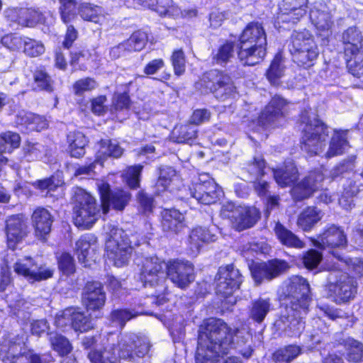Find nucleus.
I'll list each match as a JSON object with an SVG mask.
<instances>
[{"instance_id":"1","label":"nucleus","mask_w":363,"mask_h":363,"mask_svg":"<svg viewBox=\"0 0 363 363\" xmlns=\"http://www.w3.org/2000/svg\"><path fill=\"white\" fill-rule=\"evenodd\" d=\"M240 333L238 327L232 328L222 318H204L198 330L196 363H216L237 345L245 344L247 340Z\"/></svg>"},{"instance_id":"2","label":"nucleus","mask_w":363,"mask_h":363,"mask_svg":"<svg viewBox=\"0 0 363 363\" xmlns=\"http://www.w3.org/2000/svg\"><path fill=\"white\" fill-rule=\"evenodd\" d=\"M282 309L274 325L290 337H299L306 326V315L311 302V287L301 276H293L279 294Z\"/></svg>"},{"instance_id":"3","label":"nucleus","mask_w":363,"mask_h":363,"mask_svg":"<svg viewBox=\"0 0 363 363\" xmlns=\"http://www.w3.org/2000/svg\"><path fill=\"white\" fill-rule=\"evenodd\" d=\"M235 48L238 60L242 67H254L264 61L267 54V34L262 24L250 21L239 34L236 43L225 40L213 55L214 63L223 66L233 57Z\"/></svg>"},{"instance_id":"4","label":"nucleus","mask_w":363,"mask_h":363,"mask_svg":"<svg viewBox=\"0 0 363 363\" xmlns=\"http://www.w3.org/2000/svg\"><path fill=\"white\" fill-rule=\"evenodd\" d=\"M150 345L143 338L131 336L119 340L108 348L89 351L87 358L91 363H121V360L135 362L143 358L149 352Z\"/></svg>"},{"instance_id":"5","label":"nucleus","mask_w":363,"mask_h":363,"mask_svg":"<svg viewBox=\"0 0 363 363\" xmlns=\"http://www.w3.org/2000/svg\"><path fill=\"white\" fill-rule=\"evenodd\" d=\"M196 87L202 94H211L220 101L230 99L237 93V87L231 75L220 69H211L203 72L196 82Z\"/></svg>"},{"instance_id":"6","label":"nucleus","mask_w":363,"mask_h":363,"mask_svg":"<svg viewBox=\"0 0 363 363\" xmlns=\"http://www.w3.org/2000/svg\"><path fill=\"white\" fill-rule=\"evenodd\" d=\"M215 294L223 310L231 311L236 303L234 293L238 290L244 277L234 264L230 263L219 267L216 275Z\"/></svg>"},{"instance_id":"7","label":"nucleus","mask_w":363,"mask_h":363,"mask_svg":"<svg viewBox=\"0 0 363 363\" xmlns=\"http://www.w3.org/2000/svg\"><path fill=\"white\" fill-rule=\"evenodd\" d=\"M292 62L301 69L313 67L319 56V50L313 35L306 28L294 30L288 45Z\"/></svg>"},{"instance_id":"8","label":"nucleus","mask_w":363,"mask_h":363,"mask_svg":"<svg viewBox=\"0 0 363 363\" xmlns=\"http://www.w3.org/2000/svg\"><path fill=\"white\" fill-rule=\"evenodd\" d=\"M300 123L303 125L301 132L300 149L308 157L318 155L323 150L329 136L328 125L319 118L311 119L307 115L301 117Z\"/></svg>"},{"instance_id":"9","label":"nucleus","mask_w":363,"mask_h":363,"mask_svg":"<svg viewBox=\"0 0 363 363\" xmlns=\"http://www.w3.org/2000/svg\"><path fill=\"white\" fill-rule=\"evenodd\" d=\"M343 57L348 72L359 78L363 75V35L355 26L345 29L341 35Z\"/></svg>"},{"instance_id":"10","label":"nucleus","mask_w":363,"mask_h":363,"mask_svg":"<svg viewBox=\"0 0 363 363\" xmlns=\"http://www.w3.org/2000/svg\"><path fill=\"white\" fill-rule=\"evenodd\" d=\"M72 221L77 227L89 229L96 222L99 212L96 198L89 192L78 188L73 196Z\"/></svg>"},{"instance_id":"11","label":"nucleus","mask_w":363,"mask_h":363,"mask_svg":"<svg viewBox=\"0 0 363 363\" xmlns=\"http://www.w3.org/2000/svg\"><path fill=\"white\" fill-rule=\"evenodd\" d=\"M312 245L321 250H328L329 253L339 261H343L342 255L336 250H345L348 246V240L343 228L334 223L327 224L316 235L311 238Z\"/></svg>"},{"instance_id":"12","label":"nucleus","mask_w":363,"mask_h":363,"mask_svg":"<svg viewBox=\"0 0 363 363\" xmlns=\"http://www.w3.org/2000/svg\"><path fill=\"white\" fill-rule=\"evenodd\" d=\"M290 102L280 94L273 95L259 112L257 123L264 129H275L282 126L289 115Z\"/></svg>"},{"instance_id":"13","label":"nucleus","mask_w":363,"mask_h":363,"mask_svg":"<svg viewBox=\"0 0 363 363\" xmlns=\"http://www.w3.org/2000/svg\"><path fill=\"white\" fill-rule=\"evenodd\" d=\"M4 233L7 250L15 252L30 234L28 218L23 213L6 216Z\"/></svg>"},{"instance_id":"14","label":"nucleus","mask_w":363,"mask_h":363,"mask_svg":"<svg viewBox=\"0 0 363 363\" xmlns=\"http://www.w3.org/2000/svg\"><path fill=\"white\" fill-rule=\"evenodd\" d=\"M96 190L100 199V207L104 214L108 213L111 208L116 211H123L132 199L130 192L122 188L112 190L106 181L98 184Z\"/></svg>"},{"instance_id":"15","label":"nucleus","mask_w":363,"mask_h":363,"mask_svg":"<svg viewBox=\"0 0 363 363\" xmlns=\"http://www.w3.org/2000/svg\"><path fill=\"white\" fill-rule=\"evenodd\" d=\"M224 212L238 232H241L254 227L261 218V212L254 206H236L228 203L224 206Z\"/></svg>"},{"instance_id":"16","label":"nucleus","mask_w":363,"mask_h":363,"mask_svg":"<svg viewBox=\"0 0 363 363\" xmlns=\"http://www.w3.org/2000/svg\"><path fill=\"white\" fill-rule=\"evenodd\" d=\"M191 197L203 205L216 203L222 192L218 184L207 174H200L196 181L192 182L188 186Z\"/></svg>"},{"instance_id":"17","label":"nucleus","mask_w":363,"mask_h":363,"mask_svg":"<svg viewBox=\"0 0 363 363\" xmlns=\"http://www.w3.org/2000/svg\"><path fill=\"white\" fill-rule=\"evenodd\" d=\"M6 20L21 28H33L39 25H45L47 17L38 6L13 7L6 11Z\"/></svg>"},{"instance_id":"18","label":"nucleus","mask_w":363,"mask_h":363,"mask_svg":"<svg viewBox=\"0 0 363 363\" xmlns=\"http://www.w3.org/2000/svg\"><path fill=\"white\" fill-rule=\"evenodd\" d=\"M324 179L325 176L321 170L317 168L309 170L291 186L290 194L293 201L301 202L311 198L319 190L320 184Z\"/></svg>"},{"instance_id":"19","label":"nucleus","mask_w":363,"mask_h":363,"mask_svg":"<svg viewBox=\"0 0 363 363\" xmlns=\"http://www.w3.org/2000/svg\"><path fill=\"white\" fill-rule=\"evenodd\" d=\"M324 179L325 176L321 170L317 168L309 170L291 186L290 194L293 201L301 202L311 198L319 190L320 184Z\"/></svg>"},{"instance_id":"20","label":"nucleus","mask_w":363,"mask_h":363,"mask_svg":"<svg viewBox=\"0 0 363 363\" xmlns=\"http://www.w3.org/2000/svg\"><path fill=\"white\" fill-rule=\"evenodd\" d=\"M16 275L23 277L30 283L40 282L51 279L54 269L47 267L45 264L38 265V262L30 256L18 259L13 265Z\"/></svg>"},{"instance_id":"21","label":"nucleus","mask_w":363,"mask_h":363,"mask_svg":"<svg viewBox=\"0 0 363 363\" xmlns=\"http://www.w3.org/2000/svg\"><path fill=\"white\" fill-rule=\"evenodd\" d=\"M166 276L181 289L194 281V266L188 260L171 259L165 264Z\"/></svg>"},{"instance_id":"22","label":"nucleus","mask_w":363,"mask_h":363,"mask_svg":"<svg viewBox=\"0 0 363 363\" xmlns=\"http://www.w3.org/2000/svg\"><path fill=\"white\" fill-rule=\"evenodd\" d=\"M105 248L108 257L121 265L128 262L133 250L131 242L123 231L110 235L106 242Z\"/></svg>"},{"instance_id":"23","label":"nucleus","mask_w":363,"mask_h":363,"mask_svg":"<svg viewBox=\"0 0 363 363\" xmlns=\"http://www.w3.org/2000/svg\"><path fill=\"white\" fill-rule=\"evenodd\" d=\"M81 300L83 307L87 312H100L106 302L104 284L99 281H87L84 284Z\"/></svg>"},{"instance_id":"24","label":"nucleus","mask_w":363,"mask_h":363,"mask_svg":"<svg viewBox=\"0 0 363 363\" xmlns=\"http://www.w3.org/2000/svg\"><path fill=\"white\" fill-rule=\"evenodd\" d=\"M357 289L356 277L350 275L327 284L328 294L337 304L347 303L354 299Z\"/></svg>"},{"instance_id":"25","label":"nucleus","mask_w":363,"mask_h":363,"mask_svg":"<svg viewBox=\"0 0 363 363\" xmlns=\"http://www.w3.org/2000/svg\"><path fill=\"white\" fill-rule=\"evenodd\" d=\"M55 217L45 206H37L30 214V223L35 238L43 243L48 240Z\"/></svg>"},{"instance_id":"26","label":"nucleus","mask_w":363,"mask_h":363,"mask_svg":"<svg viewBox=\"0 0 363 363\" xmlns=\"http://www.w3.org/2000/svg\"><path fill=\"white\" fill-rule=\"evenodd\" d=\"M289 268L286 260L274 258L255 264L251 268V275L256 284L259 285L264 279L272 280Z\"/></svg>"},{"instance_id":"27","label":"nucleus","mask_w":363,"mask_h":363,"mask_svg":"<svg viewBox=\"0 0 363 363\" xmlns=\"http://www.w3.org/2000/svg\"><path fill=\"white\" fill-rule=\"evenodd\" d=\"M165 264L157 257L144 258L140 268V279L145 284L150 286L159 284L165 277Z\"/></svg>"},{"instance_id":"28","label":"nucleus","mask_w":363,"mask_h":363,"mask_svg":"<svg viewBox=\"0 0 363 363\" xmlns=\"http://www.w3.org/2000/svg\"><path fill=\"white\" fill-rule=\"evenodd\" d=\"M308 0H283L279 6V18L281 23L296 25L305 17Z\"/></svg>"},{"instance_id":"29","label":"nucleus","mask_w":363,"mask_h":363,"mask_svg":"<svg viewBox=\"0 0 363 363\" xmlns=\"http://www.w3.org/2000/svg\"><path fill=\"white\" fill-rule=\"evenodd\" d=\"M76 9L77 16H79L82 21L96 25H102L108 15L101 6L91 2H81Z\"/></svg>"},{"instance_id":"30","label":"nucleus","mask_w":363,"mask_h":363,"mask_svg":"<svg viewBox=\"0 0 363 363\" xmlns=\"http://www.w3.org/2000/svg\"><path fill=\"white\" fill-rule=\"evenodd\" d=\"M273 231L279 243L287 248L300 250L306 245L303 240L279 221L275 223Z\"/></svg>"},{"instance_id":"31","label":"nucleus","mask_w":363,"mask_h":363,"mask_svg":"<svg viewBox=\"0 0 363 363\" xmlns=\"http://www.w3.org/2000/svg\"><path fill=\"white\" fill-rule=\"evenodd\" d=\"M161 225L164 231L171 234H178L185 227L184 217L174 208L164 209L162 213Z\"/></svg>"},{"instance_id":"32","label":"nucleus","mask_w":363,"mask_h":363,"mask_svg":"<svg viewBox=\"0 0 363 363\" xmlns=\"http://www.w3.org/2000/svg\"><path fill=\"white\" fill-rule=\"evenodd\" d=\"M69 312L71 328L77 333H84L94 328L90 314H86L79 308L67 310Z\"/></svg>"},{"instance_id":"33","label":"nucleus","mask_w":363,"mask_h":363,"mask_svg":"<svg viewBox=\"0 0 363 363\" xmlns=\"http://www.w3.org/2000/svg\"><path fill=\"white\" fill-rule=\"evenodd\" d=\"M54 84L55 81L48 72L45 66L40 65L35 68L33 72L32 91L52 93L55 89Z\"/></svg>"},{"instance_id":"34","label":"nucleus","mask_w":363,"mask_h":363,"mask_svg":"<svg viewBox=\"0 0 363 363\" xmlns=\"http://www.w3.org/2000/svg\"><path fill=\"white\" fill-rule=\"evenodd\" d=\"M272 173L275 182L281 188L293 186L299 175L298 169L294 163H289L282 167L274 169Z\"/></svg>"},{"instance_id":"35","label":"nucleus","mask_w":363,"mask_h":363,"mask_svg":"<svg viewBox=\"0 0 363 363\" xmlns=\"http://www.w3.org/2000/svg\"><path fill=\"white\" fill-rule=\"evenodd\" d=\"M322 211L315 206L306 207L298 216L296 224L303 232L311 231L322 219Z\"/></svg>"},{"instance_id":"36","label":"nucleus","mask_w":363,"mask_h":363,"mask_svg":"<svg viewBox=\"0 0 363 363\" xmlns=\"http://www.w3.org/2000/svg\"><path fill=\"white\" fill-rule=\"evenodd\" d=\"M348 130L335 129L330 139L329 148L325 153L328 158H331L344 153L345 148L349 146L347 140Z\"/></svg>"},{"instance_id":"37","label":"nucleus","mask_w":363,"mask_h":363,"mask_svg":"<svg viewBox=\"0 0 363 363\" xmlns=\"http://www.w3.org/2000/svg\"><path fill=\"white\" fill-rule=\"evenodd\" d=\"M69 154L72 157L82 158L85 155L87 140L85 135L79 131L69 132L67 135Z\"/></svg>"},{"instance_id":"38","label":"nucleus","mask_w":363,"mask_h":363,"mask_svg":"<svg viewBox=\"0 0 363 363\" xmlns=\"http://www.w3.org/2000/svg\"><path fill=\"white\" fill-rule=\"evenodd\" d=\"M144 166L141 164L127 166L122 174L123 183L130 190H137L140 188L142 173Z\"/></svg>"},{"instance_id":"39","label":"nucleus","mask_w":363,"mask_h":363,"mask_svg":"<svg viewBox=\"0 0 363 363\" xmlns=\"http://www.w3.org/2000/svg\"><path fill=\"white\" fill-rule=\"evenodd\" d=\"M216 239V236L208 228L196 227L189 235V242L191 250L199 252L204 243L214 242Z\"/></svg>"},{"instance_id":"40","label":"nucleus","mask_w":363,"mask_h":363,"mask_svg":"<svg viewBox=\"0 0 363 363\" xmlns=\"http://www.w3.org/2000/svg\"><path fill=\"white\" fill-rule=\"evenodd\" d=\"M48 341L51 349L62 358L69 357L73 346L69 340L59 333H50Z\"/></svg>"},{"instance_id":"41","label":"nucleus","mask_w":363,"mask_h":363,"mask_svg":"<svg viewBox=\"0 0 363 363\" xmlns=\"http://www.w3.org/2000/svg\"><path fill=\"white\" fill-rule=\"evenodd\" d=\"M91 242L88 235L81 236L76 242L75 253L79 262L84 267L90 266L91 262L96 258L91 255Z\"/></svg>"},{"instance_id":"42","label":"nucleus","mask_w":363,"mask_h":363,"mask_svg":"<svg viewBox=\"0 0 363 363\" xmlns=\"http://www.w3.org/2000/svg\"><path fill=\"white\" fill-rule=\"evenodd\" d=\"M283 62V51L279 50L271 60L270 65L265 72L266 78L271 84L276 85L279 83V79L283 76L284 72Z\"/></svg>"},{"instance_id":"43","label":"nucleus","mask_w":363,"mask_h":363,"mask_svg":"<svg viewBox=\"0 0 363 363\" xmlns=\"http://www.w3.org/2000/svg\"><path fill=\"white\" fill-rule=\"evenodd\" d=\"M142 309L140 311L128 308H118L111 312V318L113 321H117L124 325L127 321L143 314H149V308L147 301L140 302Z\"/></svg>"},{"instance_id":"44","label":"nucleus","mask_w":363,"mask_h":363,"mask_svg":"<svg viewBox=\"0 0 363 363\" xmlns=\"http://www.w3.org/2000/svg\"><path fill=\"white\" fill-rule=\"evenodd\" d=\"M270 298H258L252 301L249 312L250 318L257 323H262L270 311Z\"/></svg>"},{"instance_id":"45","label":"nucleus","mask_w":363,"mask_h":363,"mask_svg":"<svg viewBox=\"0 0 363 363\" xmlns=\"http://www.w3.org/2000/svg\"><path fill=\"white\" fill-rule=\"evenodd\" d=\"M133 81L121 84L123 91L116 93L112 100L111 108L115 112H121L124 110H129L132 106V100L130 95V87Z\"/></svg>"},{"instance_id":"46","label":"nucleus","mask_w":363,"mask_h":363,"mask_svg":"<svg viewBox=\"0 0 363 363\" xmlns=\"http://www.w3.org/2000/svg\"><path fill=\"white\" fill-rule=\"evenodd\" d=\"M21 143L20 135L14 131L6 130L0 133V154L12 153Z\"/></svg>"},{"instance_id":"47","label":"nucleus","mask_w":363,"mask_h":363,"mask_svg":"<svg viewBox=\"0 0 363 363\" xmlns=\"http://www.w3.org/2000/svg\"><path fill=\"white\" fill-rule=\"evenodd\" d=\"M147 41V34L142 30H136L130 37L121 43L128 52H139L145 47Z\"/></svg>"},{"instance_id":"48","label":"nucleus","mask_w":363,"mask_h":363,"mask_svg":"<svg viewBox=\"0 0 363 363\" xmlns=\"http://www.w3.org/2000/svg\"><path fill=\"white\" fill-rule=\"evenodd\" d=\"M301 353V348L296 345H288L277 349L272 354L275 363H290Z\"/></svg>"},{"instance_id":"49","label":"nucleus","mask_w":363,"mask_h":363,"mask_svg":"<svg viewBox=\"0 0 363 363\" xmlns=\"http://www.w3.org/2000/svg\"><path fill=\"white\" fill-rule=\"evenodd\" d=\"M342 345L346 350V358L348 362L358 363L363 360V344L352 338L343 340Z\"/></svg>"},{"instance_id":"50","label":"nucleus","mask_w":363,"mask_h":363,"mask_svg":"<svg viewBox=\"0 0 363 363\" xmlns=\"http://www.w3.org/2000/svg\"><path fill=\"white\" fill-rule=\"evenodd\" d=\"M174 170L169 167L159 168L158 177L154 184V190L156 195H160L168 191L172 181Z\"/></svg>"},{"instance_id":"51","label":"nucleus","mask_w":363,"mask_h":363,"mask_svg":"<svg viewBox=\"0 0 363 363\" xmlns=\"http://www.w3.org/2000/svg\"><path fill=\"white\" fill-rule=\"evenodd\" d=\"M323 259L321 250L317 248H311L301 255L300 261L303 267L308 271H313L318 267Z\"/></svg>"},{"instance_id":"52","label":"nucleus","mask_w":363,"mask_h":363,"mask_svg":"<svg viewBox=\"0 0 363 363\" xmlns=\"http://www.w3.org/2000/svg\"><path fill=\"white\" fill-rule=\"evenodd\" d=\"M58 270L65 277H70L76 272L74 257L68 252H62L55 255Z\"/></svg>"},{"instance_id":"53","label":"nucleus","mask_w":363,"mask_h":363,"mask_svg":"<svg viewBox=\"0 0 363 363\" xmlns=\"http://www.w3.org/2000/svg\"><path fill=\"white\" fill-rule=\"evenodd\" d=\"M21 51L26 57L35 58L44 54L45 48L41 40L25 36Z\"/></svg>"},{"instance_id":"54","label":"nucleus","mask_w":363,"mask_h":363,"mask_svg":"<svg viewBox=\"0 0 363 363\" xmlns=\"http://www.w3.org/2000/svg\"><path fill=\"white\" fill-rule=\"evenodd\" d=\"M60 3L59 14L62 22L68 24L72 22L77 17L75 11L78 5L77 0H58Z\"/></svg>"},{"instance_id":"55","label":"nucleus","mask_w":363,"mask_h":363,"mask_svg":"<svg viewBox=\"0 0 363 363\" xmlns=\"http://www.w3.org/2000/svg\"><path fill=\"white\" fill-rule=\"evenodd\" d=\"M99 144V152L104 157L119 158L123 153V149L120 145L113 143L111 139H101Z\"/></svg>"},{"instance_id":"56","label":"nucleus","mask_w":363,"mask_h":363,"mask_svg":"<svg viewBox=\"0 0 363 363\" xmlns=\"http://www.w3.org/2000/svg\"><path fill=\"white\" fill-rule=\"evenodd\" d=\"M246 172L255 179H261L265 174L266 161L262 155L255 156L245 167Z\"/></svg>"},{"instance_id":"57","label":"nucleus","mask_w":363,"mask_h":363,"mask_svg":"<svg viewBox=\"0 0 363 363\" xmlns=\"http://www.w3.org/2000/svg\"><path fill=\"white\" fill-rule=\"evenodd\" d=\"M24 345L23 335L21 334L7 333L3 337L2 345L7 349L6 354H13L18 350L20 352Z\"/></svg>"},{"instance_id":"58","label":"nucleus","mask_w":363,"mask_h":363,"mask_svg":"<svg viewBox=\"0 0 363 363\" xmlns=\"http://www.w3.org/2000/svg\"><path fill=\"white\" fill-rule=\"evenodd\" d=\"M98 86L96 79L91 77H85L74 82L72 88L73 94L77 96H83L86 92L94 90Z\"/></svg>"},{"instance_id":"59","label":"nucleus","mask_w":363,"mask_h":363,"mask_svg":"<svg viewBox=\"0 0 363 363\" xmlns=\"http://www.w3.org/2000/svg\"><path fill=\"white\" fill-rule=\"evenodd\" d=\"M21 123L31 130L40 132L48 127L45 118L30 113H26L21 117Z\"/></svg>"},{"instance_id":"60","label":"nucleus","mask_w":363,"mask_h":363,"mask_svg":"<svg viewBox=\"0 0 363 363\" xmlns=\"http://www.w3.org/2000/svg\"><path fill=\"white\" fill-rule=\"evenodd\" d=\"M191 125L182 124L174 128L173 133L177 143H188L197 137V130Z\"/></svg>"},{"instance_id":"61","label":"nucleus","mask_w":363,"mask_h":363,"mask_svg":"<svg viewBox=\"0 0 363 363\" xmlns=\"http://www.w3.org/2000/svg\"><path fill=\"white\" fill-rule=\"evenodd\" d=\"M170 61L174 75L180 77L184 74L186 71L185 55L182 48L173 50L170 56Z\"/></svg>"},{"instance_id":"62","label":"nucleus","mask_w":363,"mask_h":363,"mask_svg":"<svg viewBox=\"0 0 363 363\" xmlns=\"http://www.w3.org/2000/svg\"><path fill=\"white\" fill-rule=\"evenodd\" d=\"M25 35H17L16 33H8L4 35L1 40L4 46L12 51L22 50Z\"/></svg>"},{"instance_id":"63","label":"nucleus","mask_w":363,"mask_h":363,"mask_svg":"<svg viewBox=\"0 0 363 363\" xmlns=\"http://www.w3.org/2000/svg\"><path fill=\"white\" fill-rule=\"evenodd\" d=\"M21 151L23 158H25L28 162L38 160L42 152L38 143H32L30 141H26Z\"/></svg>"},{"instance_id":"64","label":"nucleus","mask_w":363,"mask_h":363,"mask_svg":"<svg viewBox=\"0 0 363 363\" xmlns=\"http://www.w3.org/2000/svg\"><path fill=\"white\" fill-rule=\"evenodd\" d=\"M107 96L105 94H100L90 99L91 111L96 116H104L107 111L106 102Z\"/></svg>"}]
</instances>
